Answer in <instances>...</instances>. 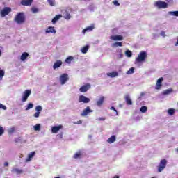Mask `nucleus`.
<instances>
[{
    "mask_svg": "<svg viewBox=\"0 0 178 178\" xmlns=\"http://www.w3.org/2000/svg\"><path fill=\"white\" fill-rule=\"evenodd\" d=\"M162 81H163V78H159L157 80L156 84V90H160V88L162 87Z\"/></svg>",
    "mask_w": 178,
    "mask_h": 178,
    "instance_id": "dca6fc26",
    "label": "nucleus"
},
{
    "mask_svg": "<svg viewBox=\"0 0 178 178\" xmlns=\"http://www.w3.org/2000/svg\"><path fill=\"white\" fill-rule=\"evenodd\" d=\"M13 131H15V129H13L10 131V133H13Z\"/></svg>",
    "mask_w": 178,
    "mask_h": 178,
    "instance_id": "6e6d98bb",
    "label": "nucleus"
},
{
    "mask_svg": "<svg viewBox=\"0 0 178 178\" xmlns=\"http://www.w3.org/2000/svg\"><path fill=\"white\" fill-rule=\"evenodd\" d=\"M0 108L3 109V111H6V106H5L2 104H0Z\"/></svg>",
    "mask_w": 178,
    "mask_h": 178,
    "instance_id": "79ce46f5",
    "label": "nucleus"
},
{
    "mask_svg": "<svg viewBox=\"0 0 178 178\" xmlns=\"http://www.w3.org/2000/svg\"><path fill=\"white\" fill-rule=\"evenodd\" d=\"M113 3H114V5H115V6H119L120 5V3H119V2H118V1H116V0L113 1Z\"/></svg>",
    "mask_w": 178,
    "mask_h": 178,
    "instance_id": "a18cd8bd",
    "label": "nucleus"
},
{
    "mask_svg": "<svg viewBox=\"0 0 178 178\" xmlns=\"http://www.w3.org/2000/svg\"><path fill=\"white\" fill-rule=\"evenodd\" d=\"M47 2L50 6H55V0H47Z\"/></svg>",
    "mask_w": 178,
    "mask_h": 178,
    "instance_id": "f704fd0d",
    "label": "nucleus"
},
{
    "mask_svg": "<svg viewBox=\"0 0 178 178\" xmlns=\"http://www.w3.org/2000/svg\"><path fill=\"white\" fill-rule=\"evenodd\" d=\"M35 111H37V112H41V111H42V107L41 106H37L35 107Z\"/></svg>",
    "mask_w": 178,
    "mask_h": 178,
    "instance_id": "58836bf2",
    "label": "nucleus"
},
{
    "mask_svg": "<svg viewBox=\"0 0 178 178\" xmlns=\"http://www.w3.org/2000/svg\"><path fill=\"white\" fill-rule=\"evenodd\" d=\"M147 111H148V108H147L145 106H143L140 108V112H142V113H145Z\"/></svg>",
    "mask_w": 178,
    "mask_h": 178,
    "instance_id": "c756f323",
    "label": "nucleus"
},
{
    "mask_svg": "<svg viewBox=\"0 0 178 178\" xmlns=\"http://www.w3.org/2000/svg\"><path fill=\"white\" fill-rule=\"evenodd\" d=\"M17 24H23L26 22V17L24 13H18L14 19Z\"/></svg>",
    "mask_w": 178,
    "mask_h": 178,
    "instance_id": "f257e3e1",
    "label": "nucleus"
},
{
    "mask_svg": "<svg viewBox=\"0 0 178 178\" xmlns=\"http://www.w3.org/2000/svg\"><path fill=\"white\" fill-rule=\"evenodd\" d=\"M67 17V19H70V14H68Z\"/></svg>",
    "mask_w": 178,
    "mask_h": 178,
    "instance_id": "5fc2aeb1",
    "label": "nucleus"
},
{
    "mask_svg": "<svg viewBox=\"0 0 178 178\" xmlns=\"http://www.w3.org/2000/svg\"><path fill=\"white\" fill-rule=\"evenodd\" d=\"M112 47L117 48V47H123V43L122 42H115L113 44Z\"/></svg>",
    "mask_w": 178,
    "mask_h": 178,
    "instance_id": "393cba45",
    "label": "nucleus"
},
{
    "mask_svg": "<svg viewBox=\"0 0 178 178\" xmlns=\"http://www.w3.org/2000/svg\"><path fill=\"white\" fill-rule=\"evenodd\" d=\"M40 129H41V125L40 124L34 126L35 131H40Z\"/></svg>",
    "mask_w": 178,
    "mask_h": 178,
    "instance_id": "473e14b6",
    "label": "nucleus"
},
{
    "mask_svg": "<svg viewBox=\"0 0 178 178\" xmlns=\"http://www.w3.org/2000/svg\"><path fill=\"white\" fill-rule=\"evenodd\" d=\"M5 133V129H3V127H0V136H2Z\"/></svg>",
    "mask_w": 178,
    "mask_h": 178,
    "instance_id": "ea45409f",
    "label": "nucleus"
},
{
    "mask_svg": "<svg viewBox=\"0 0 178 178\" xmlns=\"http://www.w3.org/2000/svg\"><path fill=\"white\" fill-rule=\"evenodd\" d=\"M104 101H105V97H101L100 99L97 102V106H101L102 104H104Z\"/></svg>",
    "mask_w": 178,
    "mask_h": 178,
    "instance_id": "4be33fe9",
    "label": "nucleus"
},
{
    "mask_svg": "<svg viewBox=\"0 0 178 178\" xmlns=\"http://www.w3.org/2000/svg\"><path fill=\"white\" fill-rule=\"evenodd\" d=\"M167 2H173V0H167Z\"/></svg>",
    "mask_w": 178,
    "mask_h": 178,
    "instance_id": "4d7b16f0",
    "label": "nucleus"
},
{
    "mask_svg": "<svg viewBox=\"0 0 178 178\" xmlns=\"http://www.w3.org/2000/svg\"><path fill=\"white\" fill-rule=\"evenodd\" d=\"M175 112H176V110L174 108H170L168 110V115H175Z\"/></svg>",
    "mask_w": 178,
    "mask_h": 178,
    "instance_id": "7c9ffc66",
    "label": "nucleus"
},
{
    "mask_svg": "<svg viewBox=\"0 0 178 178\" xmlns=\"http://www.w3.org/2000/svg\"><path fill=\"white\" fill-rule=\"evenodd\" d=\"M74 58L72 56H69L65 59V63H72V60H73Z\"/></svg>",
    "mask_w": 178,
    "mask_h": 178,
    "instance_id": "c85d7f7f",
    "label": "nucleus"
},
{
    "mask_svg": "<svg viewBox=\"0 0 178 178\" xmlns=\"http://www.w3.org/2000/svg\"><path fill=\"white\" fill-rule=\"evenodd\" d=\"M94 29H95L94 26H88L86 29H83L82 33L83 34H86L87 31H92Z\"/></svg>",
    "mask_w": 178,
    "mask_h": 178,
    "instance_id": "f3484780",
    "label": "nucleus"
},
{
    "mask_svg": "<svg viewBox=\"0 0 178 178\" xmlns=\"http://www.w3.org/2000/svg\"><path fill=\"white\" fill-rule=\"evenodd\" d=\"M89 49H90V47L88 45H86V46L82 47L81 51L82 54H87Z\"/></svg>",
    "mask_w": 178,
    "mask_h": 178,
    "instance_id": "b1692460",
    "label": "nucleus"
},
{
    "mask_svg": "<svg viewBox=\"0 0 178 178\" xmlns=\"http://www.w3.org/2000/svg\"><path fill=\"white\" fill-rule=\"evenodd\" d=\"M14 170L16 172V173H17V175L23 173V170L15 168Z\"/></svg>",
    "mask_w": 178,
    "mask_h": 178,
    "instance_id": "4c0bfd02",
    "label": "nucleus"
},
{
    "mask_svg": "<svg viewBox=\"0 0 178 178\" xmlns=\"http://www.w3.org/2000/svg\"><path fill=\"white\" fill-rule=\"evenodd\" d=\"M177 151H178V148L177 149Z\"/></svg>",
    "mask_w": 178,
    "mask_h": 178,
    "instance_id": "052dcab7",
    "label": "nucleus"
},
{
    "mask_svg": "<svg viewBox=\"0 0 178 178\" xmlns=\"http://www.w3.org/2000/svg\"><path fill=\"white\" fill-rule=\"evenodd\" d=\"M79 158H81V152H77L74 155V159H79Z\"/></svg>",
    "mask_w": 178,
    "mask_h": 178,
    "instance_id": "bb28decb",
    "label": "nucleus"
},
{
    "mask_svg": "<svg viewBox=\"0 0 178 178\" xmlns=\"http://www.w3.org/2000/svg\"><path fill=\"white\" fill-rule=\"evenodd\" d=\"M125 101L127 105H133V102L131 101V99H130V96L127 95L125 97Z\"/></svg>",
    "mask_w": 178,
    "mask_h": 178,
    "instance_id": "412c9836",
    "label": "nucleus"
},
{
    "mask_svg": "<svg viewBox=\"0 0 178 178\" xmlns=\"http://www.w3.org/2000/svg\"><path fill=\"white\" fill-rule=\"evenodd\" d=\"M170 92H172V90L168 89L164 91L165 95L170 94Z\"/></svg>",
    "mask_w": 178,
    "mask_h": 178,
    "instance_id": "37998d69",
    "label": "nucleus"
},
{
    "mask_svg": "<svg viewBox=\"0 0 178 178\" xmlns=\"http://www.w3.org/2000/svg\"><path fill=\"white\" fill-rule=\"evenodd\" d=\"M12 12V8L10 7H5L1 11V15L2 17H5V16H8L9 13Z\"/></svg>",
    "mask_w": 178,
    "mask_h": 178,
    "instance_id": "423d86ee",
    "label": "nucleus"
},
{
    "mask_svg": "<svg viewBox=\"0 0 178 178\" xmlns=\"http://www.w3.org/2000/svg\"><path fill=\"white\" fill-rule=\"evenodd\" d=\"M46 34H49V33H52V34H56V30H55V28L54 26H49L46 31Z\"/></svg>",
    "mask_w": 178,
    "mask_h": 178,
    "instance_id": "4468645a",
    "label": "nucleus"
},
{
    "mask_svg": "<svg viewBox=\"0 0 178 178\" xmlns=\"http://www.w3.org/2000/svg\"><path fill=\"white\" fill-rule=\"evenodd\" d=\"M35 155V152H32L29 154H28V157L26 159V162H29V161H31L32 158H34V156Z\"/></svg>",
    "mask_w": 178,
    "mask_h": 178,
    "instance_id": "aec40b11",
    "label": "nucleus"
},
{
    "mask_svg": "<svg viewBox=\"0 0 178 178\" xmlns=\"http://www.w3.org/2000/svg\"><path fill=\"white\" fill-rule=\"evenodd\" d=\"M62 125L54 126L51 128V132L54 133V134H56L59 131V130L62 129Z\"/></svg>",
    "mask_w": 178,
    "mask_h": 178,
    "instance_id": "2eb2a0df",
    "label": "nucleus"
},
{
    "mask_svg": "<svg viewBox=\"0 0 178 178\" xmlns=\"http://www.w3.org/2000/svg\"><path fill=\"white\" fill-rule=\"evenodd\" d=\"M19 141H20V138H18L15 140V143H19Z\"/></svg>",
    "mask_w": 178,
    "mask_h": 178,
    "instance_id": "3c124183",
    "label": "nucleus"
},
{
    "mask_svg": "<svg viewBox=\"0 0 178 178\" xmlns=\"http://www.w3.org/2000/svg\"><path fill=\"white\" fill-rule=\"evenodd\" d=\"M31 94V90H26L23 93V96H22V102H26V101H27L29 97H30Z\"/></svg>",
    "mask_w": 178,
    "mask_h": 178,
    "instance_id": "0eeeda50",
    "label": "nucleus"
},
{
    "mask_svg": "<svg viewBox=\"0 0 178 178\" xmlns=\"http://www.w3.org/2000/svg\"><path fill=\"white\" fill-rule=\"evenodd\" d=\"M177 45H178V38H177V42L175 43V47H177Z\"/></svg>",
    "mask_w": 178,
    "mask_h": 178,
    "instance_id": "864d4df0",
    "label": "nucleus"
},
{
    "mask_svg": "<svg viewBox=\"0 0 178 178\" xmlns=\"http://www.w3.org/2000/svg\"><path fill=\"white\" fill-rule=\"evenodd\" d=\"M99 120H102V121L105 120V117L99 118Z\"/></svg>",
    "mask_w": 178,
    "mask_h": 178,
    "instance_id": "09e8293b",
    "label": "nucleus"
},
{
    "mask_svg": "<svg viewBox=\"0 0 178 178\" xmlns=\"http://www.w3.org/2000/svg\"><path fill=\"white\" fill-rule=\"evenodd\" d=\"M113 178H119V176L115 175V176L113 177Z\"/></svg>",
    "mask_w": 178,
    "mask_h": 178,
    "instance_id": "13d9d810",
    "label": "nucleus"
},
{
    "mask_svg": "<svg viewBox=\"0 0 178 178\" xmlns=\"http://www.w3.org/2000/svg\"><path fill=\"white\" fill-rule=\"evenodd\" d=\"M69 81V74L64 73L60 76V83L62 86L66 84V82Z\"/></svg>",
    "mask_w": 178,
    "mask_h": 178,
    "instance_id": "20e7f679",
    "label": "nucleus"
},
{
    "mask_svg": "<svg viewBox=\"0 0 178 178\" xmlns=\"http://www.w3.org/2000/svg\"><path fill=\"white\" fill-rule=\"evenodd\" d=\"M92 112H94V111L90 109V106H87L85 109H83V111L81 113V116H83V117L87 116L88 113H91Z\"/></svg>",
    "mask_w": 178,
    "mask_h": 178,
    "instance_id": "9d476101",
    "label": "nucleus"
},
{
    "mask_svg": "<svg viewBox=\"0 0 178 178\" xmlns=\"http://www.w3.org/2000/svg\"><path fill=\"white\" fill-rule=\"evenodd\" d=\"M160 35H161V37H166V34L164 31H162Z\"/></svg>",
    "mask_w": 178,
    "mask_h": 178,
    "instance_id": "49530a36",
    "label": "nucleus"
},
{
    "mask_svg": "<svg viewBox=\"0 0 178 178\" xmlns=\"http://www.w3.org/2000/svg\"><path fill=\"white\" fill-rule=\"evenodd\" d=\"M125 55H127V56L128 58H131V56L133 55V54L131 53V51L130 50H127L125 51Z\"/></svg>",
    "mask_w": 178,
    "mask_h": 178,
    "instance_id": "2f4dec72",
    "label": "nucleus"
},
{
    "mask_svg": "<svg viewBox=\"0 0 178 178\" xmlns=\"http://www.w3.org/2000/svg\"><path fill=\"white\" fill-rule=\"evenodd\" d=\"M90 88H91V84L86 83L79 88V91L80 92H87Z\"/></svg>",
    "mask_w": 178,
    "mask_h": 178,
    "instance_id": "6e6552de",
    "label": "nucleus"
},
{
    "mask_svg": "<svg viewBox=\"0 0 178 178\" xmlns=\"http://www.w3.org/2000/svg\"><path fill=\"white\" fill-rule=\"evenodd\" d=\"M110 38L113 40V41H123V36L120 35H112Z\"/></svg>",
    "mask_w": 178,
    "mask_h": 178,
    "instance_id": "ddd939ff",
    "label": "nucleus"
},
{
    "mask_svg": "<svg viewBox=\"0 0 178 178\" xmlns=\"http://www.w3.org/2000/svg\"><path fill=\"white\" fill-rule=\"evenodd\" d=\"M147 58L146 51H140L138 55V57L135 60L136 63H141V62H145V58Z\"/></svg>",
    "mask_w": 178,
    "mask_h": 178,
    "instance_id": "f03ea898",
    "label": "nucleus"
},
{
    "mask_svg": "<svg viewBox=\"0 0 178 178\" xmlns=\"http://www.w3.org/2000/svg\"><path fill=\"white\" fill-rule=\"evenodd\" d=\"M27 58H29V53L27 52H24L22 53V54L21 55V60H22L23 62H24L25 60L27 59Z\"/></svg>",
    "mask_w": 178,
    "mask_h": 178,
    "instance_id": "6ab92c4d",
    "label": "nucleus"
},
{
    "mask_svg": "<svg viewBox=\"0 0 178 178\" xmlns=\"http://www.w3.org/2000/svg\"><path fill=\"white\" fill-rule=\"evenodd\" d=\"M33 0H21L20 3L22 6H31Z\"/></svg>",
    "mask_w": 178,
    "mask_h": 178,
    "instance_id": "f8f14e48",
    "label": "nucleus"
},
{
    "mask_svg": "<svg viewBox=\"0 0 178 178\" xmlns=\"http://www.w3.org/2000/svg\"><path fill=\"white\" fill-rule=\"evenodd\" d=\"M81 123H83V121L79 120V121H77L76 122H74V124H81Z\"/></svg>",
    "mask_w": 178,
    "mask_h": 178,
    "instance_id": "de8ad7c7",
    "label": "nucleus"
},
{
    "mask_svg": "<svg viewBox=\"0 0 178 178\" xmlns=\"http://www.w3.org/2000/svg\"><path fill=\"white\" fill-rule=\"evenodd\" d=\"M63 65V63L60 60H56V61L53 65V69L54 70H56V69H59L60 66Z\"/></svg>",
    "mask_w": 178,
    "mask_h": 178,
    "instance_id": "9b49d317",
    "label": "nucleus"
},
{
    "mask_svg": "<svg viewBox=\"0 0 178 178\" xmlns=\"http://www.w3.org/2000/svg\"><path fill=\"white\" fill-rule=\"evenodd\" d=\"M109 77H118V72H113L107 74Z\"/></svg>",
    "mask_w": 178,
    "mask_h": 178,
    "instance_id": "a878e982",
    "label": "nucleus"
},
{
    "mask_svg": "<svg viewBox=\"0 0 178 178\" xmlns=\"http://www.w3.org/2000/svg\"><path fill=\"white\" fill-rule=\"evenodd\" d=\"M110 109H111V111H113L114 112H115L117 115H119V114L118 113V110H116V108H115L113 106H111Z\"/></svg>",
    "mask_w": 178,
    "mask_h": 178,
    "instance_id": "c03bdc74",
    "label": "nucleus"
},
{
    "mask_svg": "<svg viewBox=\"0 0 178 178\" xmlns=\"http://www.w3.org/2000/svg\"><path fill=\"white\" fill-rule=\"evenodd\" d=\"M79 102H83V104H88L90 102V98L81 95L79 96Z\"/></svg>",
    "mask_w": 178,
    "mask_h": 178,
    "instance_id": "1a4fd4ad",
    "label": "nucleus"
},
{
    "mask_svg": "<svg viewBox=\"0 0 178 178\" xmlns=\"http://www.w3.org/2000/svg\"><path fill=\"white\" fill-rule=\"evenodd\" d=\"M41 113L40 111H37L36 113H35V114L33 115L34 118H40V114Z\"/></svg>",
    "mask_w": 178,
    "mask_h": 178,
    "instance_id": "a19ab883",
    "label": "nucleus"
},
{
    "mask_svg": "<svg viewBox=\"0 0 178 178\" xmlns=\"http://www.w3.org/2000/svg\"><path fill=\"white\" fill-rule=\"evenodd\" d=\"M3 76H5V71L3 70H0V79L2 80L3 78Z\"/></svg>",
    "mask_w": 178,
    "mask_h": 178,
    "instance_id": "e433bc0d",
    "label": "nucleus"
},
{
    "mask_svg": "<svg viewBox=\"0 0 178 178\" xmlns=\"http://www.w3.org/2000/svg\"><path fill=\"white\" fill-rule=\"evenodd\" d=\"M4 166H9V163H8V161H6L4 163Z\"/></svg>",
    "mask_w": 178,
    "mask_h": 178,
    "instance_id": "8fccbe9b",
    "label": "nucleus"
},
{
    "mask_svg": "<svg viewBox=\"0 0 178 178\" xmlns=\"http://www.w3.org/2000/svg\"><path fill=\"white\" fill-rule=\"evenodd\" d=\"M62 17V15H56L51 20L53 24H55V23H56L57 20H58L60 18Z\"/></svg>",
    "mask_w": 178,
    "mask_h": 178,
    "instance_id": "5701e85b",
    "label": "nucleus"
},
{
    "mask_svg": "<svg viewBox=\"0 0 178 178\" xmlns=\"http://www.w3.org/2000/svg\"><path fill=\"white\" fill-rule=\"evenodd\" d=\"M116 141V136H115V135L111 136V137H110L108 140L107 143H108V144H113V143H115Z\"/></svg>",
    "mask_w": 178,
    "mask_h": 178,
    "instance_id": "a211bd4d",
    "label": "nucleus"
},
{
    "mask_svg": "<svg viewBox=\"0 0 178 178\" xmlns=\"http://www.w3.org/2000/svg\"><path fill=\"white\" fill-rule=\"evenodd\" d=\"M34 108V104L33 103H29L26 106V111H29V109H33Z\"/></svg>",
    "mask_w": 178,
    "mask_h": 178,
    "instance_id": "cd10ccee",
    "label": "nucleus"
},
{
    "mask_svg": "<svg viewBox=\"0 0 178 178\" xmlns=\"http://www.w3.org/2000/svg\"><path fill=\"white\" fill-rule=\"evenodd\" d=\"M170 15H172V16H178V11H170Z\"/></svg>",
    "mask_w": 178,
    "mask_h": 178,
    "instance_id": "c9c22d12",
    "label": "nucleus"
},
{
    "mask_svg": "<svg viewBox=\"0 0 178 178\" xmlns=\"http://www.w3.org/2000/svg\"><path fill=\"white\" fill-rule=\"evenodd\" d=\"M33 12L35 13V12H38V10L37 8H34L33 9Z\"/></svg>",
    "mask_w": 178,
    "mask_h": 178,
    "instance_id": "603ef678",
    "label": "nucleus"
},
{
    "mask_svg": "<svg viewBox=\"0 0 178 178\" xmlns=\"http://www.w3.org/2000/svg\"><path fill=\"white\" fill-rule=\"evenodd\" d=\"M134 73V67H131L127 72V74H133Z\"/></svg>",
    "mask_w": 178,
    "mask_h": 178,
    "instance_id": "72a5a7b5",
    "label": "nucleus"
},
{
    "mask_svg": "<svg viewBox=\"0 0 178 178\" xmlns=\"http://www.w3.org/2000/svg\"><path fill=\"white\" fill-rule=\"evenodd\" d=\"M166 165H168V161L166 159L161 160L159 163V165L157 167L159 173H161L166 168Z\"/></svg>",
    "mask_w": 178,
    "mask_h": 178,
    "instance_id": "7ed1b4c3",
    "label": "nucleus"
},
{
    "mask_svg": "<svg viewBox=\"0 0 178 178\" xmlns=\"http://www.w3.org/2000/svg\"><path fill=\"white\" fill-rule=\"evenodd\" d=\"M2 55V51L0 50V56Z\"/></svg>",
    "mask_w": 178,
    "mask_h": 178,
    "instance_id": "bf43d9fd",
    "label": "nucleus"
},
{
    "mask_svg": "<svg viewBox=\"0 0 178 178\" xmlns=\"http://www.w3.org/2000/svg\"><path fill=\"white\" fill-rule=\"evenodd\" d=\"M155 5L159 9H166L168 8V3L163 1H156Z\"/></svg>",
    "mask_w": 178,
    "mask_h": 178,
    "instance_id": "39448f33",
    "label": "nucleus"
}]
</instances>
